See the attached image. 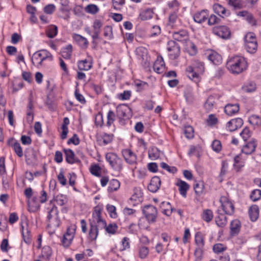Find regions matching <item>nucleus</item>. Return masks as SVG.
<instances>
[{"instance_id": "9d476101", "label": "nucleus", "mask_w": 261, "mask_h": 261, "mask_svg": "<svg viewBox=\"0 0 261 261\" xmlns=\"http://www.w3.org/2000/svg\"><path fill=\"white\" fill-rule=\"evenodd\" d=\"M221 207L225 214L231 215L234 213V205L226 197H221L220 199Z\"/></svg>"}, {"instance_id": "58836bf2", "label": "nucleus", "mask_w": 261, "mask_h": 261, "mask_svg": "<svg viewBox=\"0 0 261 261\" xmlns=\"http://www.w3.org/2000/svg\"><path fill=\"white\" fill-rule=\"evenodd\" d=\"M85 10L88 13L95 14L98 12L99 8L94 4H90L85 7Z\"/></svg>"}, {"instance_id": "ddd939ff", "label": "nucleus", "mask_w": 261, "mask_h": 261, "mask_svg": "<svg viewBox=\"0 0 261 261\" xmlns=\"http://www.w3.org/2000/svg\"><path fill=\"white\" fill-rule=\"evenodd\" d=\"M243 124V120L241 118L233 119L227 122L226 127L230 132H233L240 128Z\"/></svg>"}, {"instance_id": "423d86ee", "label": "nucleus", "mask_w": 261, "mask_h": 261, "mask_svg": "<svg viewBox=\"0 0 261 261\" xmlns=\"http://www.w3.org/2000/svg\"><path fill=\"white\" fill-rule=\"evenodd\" d=\"M48 59L52 61L53 59L51 54L47 50L42 49L35 53L32 57V61L34 64L40 65L43 61Z\"/></svg>"}, {"instance_id": "2f4dec72", "label": "nucleus", "mask_w": 261, "mask_h": 261, "mask_svg": "<svg viewBox=\"0 0 261 261\" xmlns=\"http://www.w3.org/2000/svg\"><path fill=\"white\" fill-rule=\"evenodd\" d=\"M72 46L71 44H69L62 50V56L67 59L70 58L72 53Z\"/></svg>"}, {"instance_id": "603ef678", "label": "nucleus", "mask_w": 261, "mask_h": 261, "mask_svg": "<svg viewBox=\"0 0 261 261\" xmlns=\"http://www.w3.org/2000/svg\"><path fill=\"white\" fill-rule=\"evenodd\" d=\"M160 166L164 169L167 170L170 173H174L177 171V169L175 167H170L164 162L160 164Z\"/></svg>"}, {"instance_id": "6e6d98bb", "label": "nucleus", "mask_w": 261, "mask_h": 261, "mask_svg": "<svg viewBox=\"0 0 261 261\" xmlns=\"http://www.w3.org/2000/svg\"><path fill=\"white\" fill-rule=\"evenodd\" d=\"M21 229H22V235L23 237V239L24 242L28 244L31 243V238L30 237V231L27 230L26 232V234L24 233L23 231L24 227L22 225H21Z\"/></svg>"}, {"instance_id": "774afa93", "label": "nucleus", "mask_w": 261, "mask_h": 261, "mask_svg": "<svg viewBox=\"0 0 261 261\" xmlns=\"http://www.w3.org/2000/svg\"><path fill=\"white\" fill-rule=\"evenodd\" d=\"M67 143L68 144L72 143L75 145H79L80 143V140L77 135L75 134H74L73 137L68 140Z\"/></svg>"}, {"instance_id": "473e14b6", "label": "nucleus", "mask_w": 261, "mask_h": 261, "mask_svg": "<svg viewBox=\"0 0 261 261\" xmlns=\"http://www.w3.org/2000/svg\"><path fill=\"white\" fill-rule=\"evenodd\" d=\"M245 47L247 51L250 53H254L257 48V41H252L245 44Z\"/></svg>"}, {"instance_id": "9b49d317", "label": "nucleus", "mask_w": 261, "mask_h": 261, "mask_svg": "<svg viewBox=\"0 0 261 261\" xmlns=\"http://www.w3.org/2000/svg\"><path fill=\"white\" fill-rule=\"evenodd\" d=\"M130 109L125 105H120L116 108V115L119 119H128Z\"/></svg>"}, {"instance_id": "6e6552de", "label": "nucleus", "mask_w": 261, "mask_h": 261, "mask_svg": "<svg viewBox=\"0 0 261 261\" xmlns=\"http://www.w3.org/2000/svg\"><path fill=\"white\" fill-rule=\"evenodd\" d=\"M195 241L197 247L195 250L194 254L197 258L200 259L202 254L203 248L204 245V239L202 236L199 233H197L195 234Z\"/></svg>"}, {"instance_id": "393cba45", "label": "nucleus", "mask_w": 261, "mask_h": 261, "mask_svg": "<svg viewBox=\"0 0 261 261\" xmlns=\"http://www.w3.org/2000/svg\"><path fill=\"white\" fill-rule=\"evenodd\" d=\"M241 227V223L238 220H234L230 223V234L235 236L239 233Z\"/></svg>"}, {"instance_id": "79ce46f5", "label": "nucleus", "mask_w": 261, "mask_h": 261, "mask_svg": "<svg viewBox=\"0 0 261 261\" xmlns=\"http://www.w3.org/2000/svg\"><path fill=\"white\" fill-rule=\"evenodd\" d=\"M250 197L253 201H256L261 198V190L255 189L252 191Z\"/></svg>"}, {"instance_id": "0eeeda50", "label": "nucleus", "mask_w": 261, "mask_h": 261, "mask_svg": "<svg viewBox=\"0 0 261 261\" xmlns=\"http://www.w3.org/2000/svg\"><path fill=\"white\" fill-rule=\"evenodd\" d=\"M167 49L170 59L173 60L179 57L180 54V47L175 41L170 40L168 42Z\"/></svg>"}, {"instance_id": "aec40b11", "label": "nucleus", "mask_w": 261, "mask_h": 261, "mask_svg": "<svg viewBox=\"0 0 261 261\" xmlns=\"http://www.w3.org/2000/svg\"><path fill=\"white\" fill-rule=\"evenodd\" d=\"M207 59L215 65H219L222 60L221 56L215 51H211L207 56Z\"/></svg>"}, {"instance_id": "f8f14e48", "label": "nucleus", "mask_w": 261, "mask_h": 261, "mask_svg": "<svg viewBox=\"0 0 261 261\" xmlns=\"http://www.w3.org/2000/svg\"><path fill=\"white\" fill-rule=\"evenodd\" d=\"M122 154L125 161L129 164L132 165L136 163L137 156L131 150L123 149L122 151Z\"/></svg>"}, {"instance_id": "ea45409f", "label": "nucleus", "mask_w": 261, "mask_h": 261, "mask_svg": "<svg viewBox=\"0 0 261 261\" xmlns=\"http://www.w3.org/2000/svg\"><path fill=\"white\" fill-rule=\"evenodd\" d=\"M160 155V152L156 148H152L148 151L149 158L152 160H155L158 159Z\"/></svg>"}, {"instance_id": "f3484780", "label": "nucleus", "mask_w": 261, "mask_h": 261, "mask_svg": "<svg viewBox=\"0 0 261 261\" xmlns=\"http://www.w3.org/2000/svg\"><path fill=\"white\" fill-rule=\"evenodd\" d=\"M161 186V179L158 176L153 177L148 186V189L152 193L156 192L160 188Z\"/></svg>"}, {"instance_id": "4d7b16f0", "label": "nucleus", "mask_w": 261, "mask_h": 261, "mask_svg": "<svg viewBox=\"0 0 261 261\" xmlns=\"http://www.w3.org/2000/svg\"><path fill=\"white\" fill-rule=\"evenodd\" d=\"M226 249V247L223 246L222 244H216L213 246V251L216 253H221Z\"/></svg>"}, {"instance_id": "20e7f679", "label": "nucleus", "mask_w": 261, "mask_h": 261, "mask_svg": "<svg viewBox=\"0 0 261 261\" xmlns=\"http://www.w3.org/2000/svg\"><path fill=\"white\" fill-rule=\"evenodd\" d=\"M106 159L114 170L119 172L122 170L123 161L117 154L113 152H108L106 154Z\"/></svg>"}, {"instance_id": "4c0bfd02", "label": "nucleus", "mask_w": 261, "mask_h": 261, "mask_svg": "<svg viewBox=\"0 0 261 261\" xmlns=\"http://www.w3.org/2000/svg\"><path fill=\"white\" fill-rule=\"evenodd\" d=\"M11 145L13 147L16 154L20 158L22 157L23 155V152L20 143L16 141H15L14 143L11 144Z\"/></svg>"}, {"instance_id": "f257e3e1", "label": "nucleus", "mask_w": 261, "mask_h": 261, "mask_svg": "<svg viewBox=\"0 0 261 261\" xmlns=\"http://www.w3.org/2000/svg\"><path fill=\"white\" fill-rule=\"evenodd\" d=\"M101 211L100 207L96 206L93 212L92 218L89 219L90 229L88 239L91 241H95L99 231L103 230L106 226V222L101 216Z\"/></svg>"}, {"instance_id": "7c9ffc66", "label": "nucleus", "mask_w": 261, "mask_h": 261, "mask_svg": "<svg viewBox=\"0 0 261 261\" xmlns=\"http://www.w3.org/2000/svg\"><path fill=\"white\" fill-rule=\"evenodd\" d=\"M78 67L81 70H88L92 67V63L86 59L80 61L78 63Z\"/></svg>"}, {"instance_id": "338daca9", "label": "nucleus", "mask_w": 261, "mask_h": 261, "mask_svg": "<svg viewBox=\"0 0 261 261\" xmlns=\"http://www.w3.org/2000/svg\"><path fill=\"white\" fill-rule=\"evenodd\" d=\"M113 135L105 134L102 137V141L105 145L111 143L113 139Z\"/></svg>"}, {"instance_id": "2eb2a0df", "label": "nucleus", "mask_w": 261, "mask_h": 261, "mask_svg": "<svg viewBox=\"0 0 261 261\" xmlns=\"http://www.w3.org/2000/svg\"><path fill=\"white\" fill-rule=\"evenodd\" d=\"M66 161L70 164L80 163L81 161L75 157L74 152L70 149H64Z\"/></svg>"}, {"instance_id": "a878e982", "label": "nucleus", "mask_w": 261, "mask_h": 261, "mask_svg": "<svg viewBox=\"0 0 261 261\" xmlns=\"http://www.w3.org/2000/svg\"><path fill=\"white\" fill-rule=\"evenodd\" d=\"M165 63L163 59L161 58V59H158L153 64V69L154 71H155L158 73H162L165 69Z\"/></svg>"}, {"instance_id": "a18cd8bd", "label": "nucleus", "mask_w": 261, "mask_h": 261, "mask_svg": "<svg viewBox=\"0 0 261 261\" xmlns=\"http://www.w3.org/2000/svg\"><path fill=\"white\" fill-rule=\"evenodd\" d=\"M184 134L188 139L193 138L194 137V129L191 126H187L185 127Z\"/></svg>"}, {"instance_id": "5fc2aeb1", "label": "nucleus", "mask_w": 261, "mask_h": 261, "mask_svg": "<svg viewBox=\"0 0 261 261\" xmlns=\"http://www.w3.org/2000/svg\"><path fill=\"white\" fill-rule=\"evenodd\" d=\"M56 10V6L54 4H48L44 7L43 11L47 14H53Z\"/></svg>"}, {"instance_id": "37998d69", "label": "nucleus", "mask_w": 261, "mask_h": 261, "mask_svg": "<svg viewBox=\"0 0 261 261\" xmlns=\"http://www.w3.org/2000/svg\"><path fill=\"white\" fill-rule=\"evenodd\" d=\"M215 103V98L213 96H210L207 99V100L204 103L205 108L210 111L213 108L214 103Z\"/></svg>"}, {"instance_id": "39448f33", "label": "nucleus", "mask_w": 261, "mask_h": 261, "mask_svg": "<svg viewBox=\"0 0 261 261\" xmlns=\"http://www.w3.org/2000/svg\"><path fill=\"white\" fill-rule=\"evenodd\" d=\"M142 213L148 224L156 222L158 217L156 208L152 205H146L142 208Z\"/></svg>"}, {"instance_id": "b1692460", "label": "nucleus", "mask_w": 261, "mask_h": 261, "mask_svg": "<svg viewBox=\"0 0 261 261\" xmlns=\"http://www.w3.org/2000/svg\"><path fill=\"white\" fill-rule=\"evenodd\" d=\"M176 185L179 187V191L181 196L185 198L186 197L187 191L190 188L189 185L181 180H180Z\"/></svg>"}, {"instance_id": "13d9d810", "label": "nucleus", "mask_w": 261, "mask_h": 261, "mask_svg": "<svg viewBox=\"0 0 261 261\" xmlns=\"http://www.w3.org/2000/svg\"><path fill=\"white\" fill-rule=\"evenodd\" d=\"M244 39L245 44L252 41H257L255 38V35L254 33L251 32H249L246 34Z\"/></svg>"}, {"instance_id": "864d4df0", "label": "nucleus", "mask_w": 261, "mask_h": 261, "mask_svg": "<svg viewBox=\"0 0 261 261\" xmlns=\"http://www.w3.org/2000/svg\"><path fill=\"white\" fill-rule=\"evenodd\" d=\"M73 239V238H72V236H67L64 235L62 239V243L63 245L65 247H68L71 244Z\"/></svg>"}, {"instance_id": "680f3d73", "label": "nucleus", "mask_w": 261, "mask_h": 261, "mask_svg": "<svg viewBox=\"0 0 261 261\" xmlns=\"http://www.w3.org/2000/svg\"><path fill=\"white\" fill-rule=\"evenodd\" d=\"M104 36L106 37H108L109 39L112 38V28L110 26H106L104 28Z\"/></svg>"}, {"instance_id": "f704fd0d", "label": "nucleus", "mask_w": 261, "mask_h": 261, "mask_svg": "<svg viewBox=\"0 0 261 261\" xmlns=\"http://www.w3.org/2000/svg\"><path fill=\"white\" fill-rule=\"evenodd\" d=\"M140 17L142 20L151 19L153 17V12L150 9H147L140 13Z\"/></svg>"}, {"instance_id": "e2e57ef3", "label": "nucleus", "mask_w": 261, "mask_h": 261, "mask_svg": "<svg viewBox=\"0 0 261 261\" xmlns=\"http://www.w3.org/2000/svg\"><path fill=\"white\" fill-rule=\"evenodd\" d=\"M74 14L78 16H81L84 15L83 7L80 5H76L73 10Z\"/></svg>"}, {"instance_id": "a19ab883", "label": "nucleus", "mask_w": 261, "mask_h": 261, "mask_svg": "<svg viewBox=\"0 0 261 261\" xmlns=\"http://www.w3.org/2000/svg\"><path fill=\"white\" fill-rule=\"evenodd\" d=\"M149 253V249L146 246H142L139 249V256L141 259L147 257Z\"/></svg>"}, {"instance_id": "e433bc0d", "label": "nucleus", "mask_w": 261, "mask_h": 261, "mask_svg": "<svg viewBox=\"0 0 261 261\" xmlns=\"http://www.w3.org/2000/svg\"><path fill=\"white\" fill-rule=\"evenodd\" d=\"M204 184L203 182L200 181L194 185V189L196 195L199 196L203 192Z\"/></svg>"}, {"instance_id": "6ab92c4d", "label": "nucleus", "mask_w": 261, "mask_h": 261, "mask_svg": "<svg viewBox=\"0 0 261 261\" xmlns=\"http://www.w3.org/2000/svg\"><path fill=\"white\" fill-rule=\"evenodd\" d=\"M220 212V211L218 210V216L215 217V222L218 227L223 228L226 226L227 223V219L224 214L221 213Z\"/></svg>"}, {"instance_id": "052dcab7", "label": "nucleus", "mask_w": 261, "mask_h": 261, "mask_svg": "<svg viewBox=\"0 0 261 261\" xmlns=\"http://www.w3.org/2000/svg\"><path fill=\"white\" fill-rule=\"evenodd\" d=\"M55 200L57 204L60 206L64 205L67 202L66 198L63 195L57 196Z\"/></svg>"}, {"instance_id": "cd10ccee", "label": "nucleus", "mask_w": 261, "mask_h": 261, "mask_svg": "<svg viewBox=\"0 0 261 261\" xmlns=\"http://www.w3.org/2000/svg\"><path fill=\"white\" fill-rule=\"evenodd\" d=\"M120 186V182L116 179H112L110 180L108 191L112 193L119 189Z\"/></svg>"}, {"instance_id": "c85d7f7f", "label": "nucleus", "mask_w": 261, "mask_h": 261, "mask_svg": "<svg viewBox=\"0 0 261 261\" xmlns=\"http://www.w3.org/2000/svg\"><path fill=\"white\" fill-rule=\"evenodd\" d=\"M46 34L48 37L54 38L58 34V27L55 25H50L47 29Z\"/></svg>"}, {"instance_id": "f03ea898", "label": "nucleus", "mask_w": 261, "mask_h": 261, "mask_svg": "<svg viewBox=\"0 0 261 261\" xmlns=\"http://www.w3.org/2000/svg\"><path fill=\"white\" fill-rule=\"evenodd\" d=\"M226 66L231 73L238 74L246 70L247 65V62L244 58L235 56L227 61Z\"/></svg>"}, {"instance_id": "5701e85b", "label": "nucleus", "mask_w": 261, "mask_h": 261, "mask_svg": "<svg viewBox=\"0 0 261 261\" xmlns=\"http://www.w3.org/2000/svg\"><path fill=\"white\" fill-rule=\"evenodd\" d=\"M248 213L251 220L253 222L255 221L259 216L258 207L256 205H252L250 206Z\"/></svg>"}, {"instance_id": "7ed1b4c3", "label": "nucleus", "mask_w": 261, "mask_h": 261, "mask_svg": "<svg viewBox=\"0 0 261 261\" xmlns=\"http://www.w3.org/2000/svg\"><path fill=\"white\" fill-rule=\"evenodd\" d=\"M204 71L203 63L198 61H195L192 65L189 66L186 69L188 77L196 83L200 81V74H202Z\"/></svg>"}, {"instance_id": "dca6fc26", "label": "nucleus", "mask_w": 261, "mask_h": 261, "mask_svg": "<svg viewBox=\"0 0 261 261\" xmlns=\"http://www.w3.org/2000/svg\"><path fill=\"white\" fill-rule=\"evenodd\" d=\"M208 15L207 10H202L200 12H196L194 15L193 18L195 22L201 23L207 20Z\"/></svg>"}, {"instance_id": "8fccbe9b", "label": "nucleus", "mask_w": 261, "mask_h": 261, "mask_svg": "<svg viewBox=\"0 0 261 261\" xmlns=\"http://www.w3.org/2000/svg\"><path fill=\"white\" fill-rule=\"evenodd\" d=\"M107 210L110 214L111 217L116 218L117 217V214L116 212V207L115 206L110 204H107Z\"/></svg>"}, {"instance_id": "bf43d9fd", "label": "nucleus", "mask_w": 261, "mask_h": 261, "mask_svg": "<svg viewBox=\"0 0 261 261\" xmlns=\"http://www.w3.org/2000/svg\"><path fill=\"white\" fill-rule=\"evenodd\" d=\"M249 122L253 124L259 125L261 124V118L257 115H252L249 119Z\"/></svg>"}, {"instance_id": "4be33fe9", "label": "nucleus", "mask_w": 261, "mask_h": 261, "mask_svg": "<svg viewBox=\"0 0 261 261\" xmlns=\"http://www.w3.org/2000/svg\"><path fill=\"white\" fill-rule=\"evenodd\" d=\"M188 33L186 31L182 30L173 34V38L178 41H184L188 39Z\"/></svg>"}, {"instance_id": "49530a36", "label": "nucleus", "mask_w": 261, "mask_h": 261, "mask_svg": "<svg viewBox=\"0 0 261 261\" xmlns=\"http://www.w3.org/2000/svg\"><path fill=\"white\" fill-rule=\"evenodd\" d=\"M221 21V18L214 14L211 15L208 19V24L210 25L218 24Z\"/></svg>"}, {"instance_id": "4468645a", "label": "nucleus", "mask_w": 261, "mask_h": 261, "mask_svg": "<svg viewBox=\"0 0 261 261\" xmlns=\"http://www.w3.org/2000/svg\"><path fill=\"white\" fill-rule=\"evenodd\" d=\"M256 146V141L254 139H251L250 141L244 145L242 149V152L246 154H251L255 151Z\"/></svg>"}, {"instance_id": "de8ad7c7", "label": "nucleus", "mask_w": 261, "mask_h": 261, "mask_svg": "<svg viewBox=\"0 0 261 261\" xmlns=\"http://www.w3.org/2000/svg\"><path fill=\"white\" fill-rule=\"evenodd\" d=\"M118 228V226L116 223H111L109 224L108 226L106 225V227L104 228L106 229V231L109 233L111 234H114L116 232V230Z\"/></svg>"}, {"instance_id": "1a4fd4ad", "label": "nucleus", "mask_w": 261, "mask_h": 261, "mask_svg": "<svg viewBox=\"0 0 261 261\" xmlns=\"http://www.w3.org/2000/svg\"><path fill=\"white\" fill-rule=\"evenodd\" d=\"M214 34L223 39H228L230 36V31L228 27L225 25L215 27L213 29Z\"/></svg>"}, {"instance_id": "a211bd4d", "label": "nucleus", "mask_w": 261, "mask_h": 261, "mask_svg": "<svg viewBox=\"0 0 261 261\" xmlns=\"http://www.w3.org/2000/svg\"><path fill=\"white\" fill-rule=\"evenodd\" d=\"M213 8L214 12L221 17L223 18L224 16H229L230 15L229 11L226 10L224 7L219 4H215Z\"/></svg>"}, {"instance_id": "c9c22d12", "label": "nucleus", "mask_w": 261, "mask_h": 261, "mask_svg": "<svg viewBox=\"0 0 261 261\" xmlns=\"http://www.w3.org/2000/svg\"><path fill=\"white\" fill-rule=\"evenodd\" d=\"M242 90L246 92H252L255 91L256 89V85L253 82H250L244 85L242 87Z\"/></svg>"}, {"instance_id": "c03bdc74", "label": "nucleus", "mask_w": 261, "mask_h": 261, "mask_svg": "<svg viewBox=\"0 0 261 261\" xmlns=\"http://www.w3.org/2000/svg\"><path fill=\"white\" fill-rule=\"evenodd\" d=\"M115 120V114L112 111L110 110L107 114V125L108 126H110Z\"/></svg>"}, {"instance_id": "0e129e2a", "label": "nucleus", "mask_w": 261, "mask_h": 261, "mask_svg": "<svg viewBox=\"0 0 261 261\" xmlns=\"http://www.w3.org/2000/svg\"><path fill=\"white\" fill-rule=\"evenodd\" d=\"M229 4L233 6L236 9H239L242 7V4L240 0H229Z\"/></svg>"}, {"instance_id": "412c9836", "label": "nucleus", "mask_w": 261, "mask_h": 261, "mask_svg": "<svg viewBox=\"0 0 261 261\" xmlns=\"http://www.w3.org/2000/svg\"><path fill=\"white\" fill-rule=\"evenodd\" d=\"M239 106L238 104H227L224 109V111L228 115H232L239 111Z\"/></svg>"}, {"instance_id": "c756f323", "label": "nucleus", "mask_w": 261, "mask_h": 261, "mask_svg": "<svg viewBox=\"0 0 261 261\" xmlns=\"http://www.w3.org/2000/svg\"><path fill=\"white\" fill-rule=\"evenodd\" d=\"M202 219L206 222H210L213 218V213L210 209L204 210L201 215Z\"/></svg>"}, {"instance_id": "bb28decb", "label": "nucleus", "mask_w": 261, "mask_h": 261, "mask_svg": "<svg viewBox=\"0 0 261 261\" xmlns=\"http://www.w3.org/2000/svg\"><path fill=\"white\" fill-rule=\"evenodd\" d=\"M245 165V163L242 160L241 155H237L234 158L233 167L235 170L239 172Z\"/></svg>"}, {"instance_id": "3c124183", "label": "nucleus", "mask_w": 261, "mask_h": 261, "mask_svg": "<svg viewBox=\"0 0 261 261\" xmlns=\"http://www.w3.org/2000/svg\"><path fill=\"white\" fill-rule=\"evenodd\" d=\"M212 147L214 151L219 152L222 148L221 142L219 140H215L212 144Z\"/></svg>"}, {"instance_id": "72a5a7b5", "label": "nucleus", "mask_w": 261, "mask_h": 261, "mask_svg": "<svg viewBox=\"0 0 261 261\" xmlns=\"http://www.w3.org/2000/svg\"><path fill=\"white\" fill-rule=\"evenodd\" d=\"M52 254L51 248L48 246H45L42 249L41 255L43 257L48 259Z\"/></svg>"}, {"instance_id": "69168bd1", "label": "nucleus", "mask_w": 261, "mask_h": 261, "mask_svg": "<svg viewBox=\"0 0 261 261\" xmlns=\"http://www.w3.org/2000/svg\"><path fill=\"white\" fill-rule=\"evenodd\" d=\"M75 230V226L71 225L67 229L66 232L64 235L67 236H72V238H74Z\"/></svg>"}, {"instance_id": "09e8293b", "label": "nucleus", "mask_w": 261, "mask_h": 261, "mask_svg": "<svg viewBox=\"0 0 261 261\" xmlns=\"http://www.w3.org/2000/svg\"><path fill=\"white\" fill-rule=\"evenodd\" d=\"M240 136L242 137L244 141H246L251 136V133L247 127L243 129L240 133Z\"/></svg>"}]
</instances>
